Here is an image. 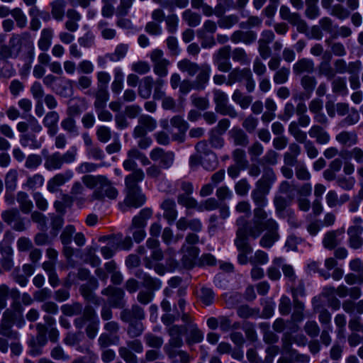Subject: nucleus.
<instances>
[{
    "label": "nucleus",
    "instance_id": "obj_6",
    "mask_svg": "<svg viewBox=\"0 0 363 363\" xmlns=\"http://www.w3.org/2000/svg\"><path fill=\"white\" fill-rule=\"evenodd\" d=\"M213 101L216 104L215 110L222 116H228L232 118H236L238 113L235 108L228 104V95L220 89L213 91Z\"/></svg>",
    "mask_w": 363,
    "mask_h": 363
},
{
    "label": "nucleus",
    "instance_id": "obj_52",
    "mask_svg": "<svg viewBox=\"0 0 363 363\" xmlns=\"http://www.w3.org/2000/svg\"><path fill=\"white\" fill-rule=\"evenodd\" d=\"M16 200L19 203V208L23 213H29L33 207V202L29 199L27 193L24 191H19L17 194Z\"/></svg>",
    "mask_w": 363,
    "mask_h": 363
},
{
    "label": "nucleus",
    "instance_id": "obj_29",
    "mask_svg": "<svg viewBox=\"0 0 363 363\" xmlns=\"http://www.w3.org/2000/svg\"><path fill=\"white\" fill-rule=\"evenodd\" d=\"M309 136L315 139V142L320 145H325L330 140L329 133L325 128L319 125H313L308 130Z\"/></svg>",
    "mask_w": 363,
    "mask_h": 363
},
{
    "label": "nucleus",
    "instance_id": "obj_39",
    "mask_svg": "<svg viewBox=\"0 0 363 363\" xmlns=\"http://www.w3.org/2000/svg\"><path fill=\"white\" fill-rule=\"evenodd\" d=\"M95 99L94 106L96 109L105 108L109 99V93L108 89H98L93 93Z\"/></svg>",
    "mask_w": 363,
    "mask_h": 363
},
{
    "label": "nucleus",
    "instance_id": "obj_18",
    "mask_svg": "<svg viewBox=\"0 0 363 363\" xmlns=\"http://www.w3.org/2000/svg\"><path fill=\"white\" fill-rule=\"evenodd\" d=\"M124 191L125 197L123 203L125 206L136 208L145 203L146 197L141 189H124Z\"/></svg>",
    "mask_w": 363,
    "mask_h": 363
},
{
    "label": "nucleus",
    "instance_id": "obj_22",
    "mask_svg": "<svg viewBox=\"0 0 363 363\" xmlns=\"http://www.w3.org/2000/svg\"><path fill=\"white\" fill-rule=\"evenodd\" d=\"M145 313L141 306L134 304L130 308L123 310L120 313V318L123 322L141 321L145 319Z\"/></svg>",
    "mask_w": 363,
    "mask_h": 363
},
{
    "label": "nucleus",
    "instance_id": "obj_33",
    "mask_svg": "<svg viewBox=\"0 0 363 363\" xmlns=\"http://www.w3.org/2000/svg\"><path fill=\"white\" fill-rule=\"evenodd\" d=\"M67 20L65 23V28L72 33L77 31L79 28L78 22L81 20V14L74 9H69L66 12Z\"/></svg>",
    "mask_w": 363,
    "mask_h": 363
},
{
    "label": "nucleus",
    "instance_id": "obj_2",
    "mask_svg": "<svg viewBox=\"0 0 363 363\" xmlns=\"http://www.w3.org/2000/svg\"><path fill=\"white\" fill-rule=\"evenodd\" d=\"M243 222L242 217L239 218L236 221L238 230L235 240V245L239 251L238 261L240 264H246L249 262L247 255L252 252V248L248 242L246 229L243 227Z\"/></svg>",
    "mask_w": 363,
    "mask_h": 363
},
{
    "label": "nucleus",
    "instance_id": "obj_42",
    "mask_svg": "<svg viewBox=\"0 0 363 363\" xmlns=\"http://www.w3.org/2000/svg\"><path fill=\"white\" fill-rule=\"evenodd\" d=\"M53 38V30L50 28H43L40 33V39L38 41V48L45 52L49 50Z\"/></svg>",
    "mask_w": 363,
    "mask_h": 363
},
{
    "label": "nucleus",
    "instance_id": "obj_47",
    "mask_svg": "<svg viewBox=\"0 0 363 363\" xmlns=\"http://www.w3.org/2000/svg\"><path fill=\"white\" fill-rule=\"evenodd\" d=\"M94 289L88 283V284H84L80 286L79 292L86 301L96 306H99L101 304V299L93 293Z\"/></svg>",
    "mask_w": 363,
    "mask_h": 363
},
{
    "label": "nucleus",
    "instance_id": "obj_31",
    "mask_svg": "<svg viewBox=\"0 0 363 363\" xmlns=\"http://www.w3.org/2000/svg\"><path fill=\"white\" fill-rule=\"evenodd\" d=\"M256 39L257 33L252 30H236L230 36V40L233 43H239L242 42L246 45L255 42Z\"/></svg>",
    "mask_w": 363,
    "mask_h": 363
},
{
    "label": "nucleus",
    "instance_id": "obj_28",
    "mask_svg": "<svg viewBox=\"0 0 363 363\" xmlns=\"http://www.w3.org/2000/svg\"><path fill=\"white\" fill-rule=\"evenodd\" d=\"M344 233V228L328 231L325 233L323 239V246L328 250L335 249V247H337L341 242V240L338 239V237L343 235Z\"/></svg>",
    "mask_w": 363,
    "mask_h": 363
},
{
    "label": "nucleus",
    "instance_id": "obj_45",
    "mask_svg": "<svg viewBox=\"0 0 363 363\" xmlns=\"http://www.w3.org/2000/svg\"><path fill=\"white\" fill-rule=\"evenodd\" d=\"M178 69L182 72H186L189 76H194L200 69L201 66L197 63L184 59L177 62Z\"/></svg>",
    "mask_w": 363,
    "mask_h": 363
},
{
    "label": "nucleus",
    "instance_id": "obj_10",
    "mask_svg": "<svg viewBox=\"0 0 363 363\" xmlns=\"http://www.w3.org/2000/svg\"><path fill=\"white\" fill-rule=\"evenodd\" d=\"M230 52L231 48L229 45H225L213 54V62L220 72H228L231 69Z\"/></svg>",
    "mask_w": 363,
    "mask_h": 363
},
{
    "label": "nucleus",
    "instance_id": "obj_14",
    "mask_svg": "<svg viewBox=\"0 0 363 363\" xmlns=\"http://www.w3.org/2000/svg\"><path fill=\"white\" fill-rule=\"evenodd\" d=\"M150 59L153 62V71L160 78L164 77L168 73L169 61L163 57V52L161 50H154L150 54Z\"/></svg>",
    "mask_w": 363,
    "mask_h": 363
},
{
    "label": "nucleus",
    "instance_id": "obj_61",
    "mask_svg": "<svg viewBox=\"0 0 363 363\" xmlns=\"http://www.w3.org/2000/svg\"><path fill=\"white\" fill-rule=\"evenodd\" d=\"M268 260L269 257L267 253L261 250H256L254 255L249 257V262L252 266L266 264Z\"/></svg>",
    "mask_w": 363,
    "mask_h": 363
},
{
    "label": "nucleus",
    "instance_id": "obj_20",
    "mask_svg": "<svg viewBox=\"0 0 363 363\" xmlns=\"http://www.w3.org/2000/svg\"><path fill=\"white\" fill-rule=\"evenodd\" d=\"M74 176L73 172L67 170L62 173H58L50 179L47 184V189L50 193H55L58 191L59 187L69 182Z\"/></svg>",
    "mask_w": 363,
    "mask_h": 363
},
{
    "label": "nucleus",
    "instance_id": "obj_24",
    "mask_svg": "<svg viewBox=\"0 0 363 363\" xmlns=\"http://www.w3.org/2000/svg\"><path fill=\"white\" fill-rule=\"evenodd\" d=\"M362 233L363 227L362 225H352L347 229L348 245L351 248L357 250L362 247L363 245Z\"/></svg>",
    "mask_w": 363,
    "mask_h": 363
},
{
    "label": "nucleus",
    "instance_id": "obj_58",
    "mask_svg": "<svg viewBox=\"0 0 363 363\" xmlns=\"http://www.w3.org/2000/svg\"><path fill=\"white\" fill-rule=\"evenodd\" d=\"M144 341L148 347L157 350H160L164 343V340L162 337L152 333H147L144 335Z\"/></svg>",
    "mask_w": 363,
    "mask_h": 363
},
{
    "label": "nucleus",
    "instance_id": "obj_15",
    "mask_svg": "<svg viewBox=\"0 0 363 363\" xmlns=\"http://www.w3.org/2000/svg\"><path fill=\"white\" fill-rule=\"evenodd\" d=\"M196 152L199 154L204 155L206 157H209L211 164H208L206 160H203L202 165L207 170H213L218 164L217 157L215 153L210 149L208 142L206 140H201L195 145Z\"/></svg>",
    "mask_w": 363,
    "mask_h": 363
},
{
    "label": "nucleus",
    "instance_id": "obj_46",
    "mask_svg": "<svg viewBox=\"0 0 363 363\" xmlns=\"http://www.w3.org/2000/svg\"><path fill=\"white\" fill-rule=\"evenodd\" d=\"M230 137L233 140L235 145L247 146L249 139L247 134L241 128L235 127L229 132Z\"/></svg>",
    "mask_w": 363,
    "mask_h": 363
},
{
    "label": "nucleus",
    "instance_id": "obj_43",
    "mask_svg": "<svg viewBox=\"0 0 363 363\" xmlns=\"http://www.w3.org/2000/svg\"><path fill=\"white\" fill-rule=\"evenodd\" d=\"M47 342L46 335H37L35 337H32L28 342L30 353L32 355H39L42 353L41 347Z\"/></svg>",
    "mask_w": 363,
    "mask_h": 363
},
{
    "label": "nucleus",
    "instance_id": "obj_11",
    "mask_svg": "<svg viewBox=\"0 0 363 363\" xmlns=\"http://www.w3.org/2000/svg\"><path fill=\"white\" fill-rule=\"evenodd\" d=\"M2 220L11 225L16 231L26 230L23 218L21 216L18 209L12 208L3 211L1 213Z\"/></svg>",
    "mask_w": 363,
    "mask_h": 363
},
{
    "label": "nucleus",
    "instance_id": "obj_25",
    "mask_svg": "<svg viewBox=\"0 0 363 363\" xmlns=\"http://www.w3.org/2000/svg\"><path fill=\"white\" fill-rule=\"evenodd\" d=\"M60 116L57 112L51 111L48 112L43 120L44 126L47 128L48 135L55 136L58 131V122Z\"/></svg>",
    "mask_w": 363,
    "mask_h": 363
},
{
    "label": "nucleus",
    "instance_id": "obj_50",
    "mask_svg": "<svg viewBox=\"0 0 363 363\" xmlns=\"http://www.w3.org/2000/svg\"><path fill=\"white\" fill-rule=\"evenodd\" d=\"M129 50V45L126 43L118 44L114 51L106 55V57L111 62H118L124 58Z\"/></svg>",
    "mask_w": 363,
    "mask_h": 363
},
{
    "label": "nucleus",
    "instance_id": "obj_36",
    "mask_svg": "<svg viewBox=\"0 0 363 363\" xmlns=\"http://www.w3.org/2000/svg\"><path fill=\"white\" fill-rule=\"evenodd\" d=\"M337 143L345 146H352L357 143L358 138L355 131L343 130L335 136Z\"/></svg>",
    "mask_w": 363,
    "mask_h": 363
},
{
    "label": "nucleus",
    "instance_id": "obj_41",
    "mask_svg": "<svg viewBox=\"0 0 363 363\" xmlns=\"http://www.w3.org/2000/svg\"><path fill=\"white\" fill-rule=\"evenodd\" d=\"M349 199L350 196L347 194H343L339 197L337 192L333 190L329 191L325 196L327 205L332 208L342 205Z\"/></svg>",
    "mask_w": 363,
    "mask_h": 363
},
{
    "label": "nucleus",
    "instance_id": "obj_51",
    "mask_svg": "<svg viewBox=\"0 0 363 363\" xmlns=\"http://www.w3.org/2000/svg\"><path fill=\"white\" fill-rule=\"evenodd\" d=\"M97 28L104 40H111L116 36V30L114 28H110L108 22L106 21H99L97 23Z\"/></svg>",
    "mask_w": 363,
    "mask_h": 363
},
{
    "label": "nucleus",
    "instance_id": "obj_37",
    "mask_svg": "<svg viewBox=\"0 0 363 363\" xmlns=\"http://www.w3.org/2000/svg\"><path fill=\"white\" fill-rule=\"evenodd\" d=\"M62 166L61 153L59 152H53L45 157L44 167L48 171L60 169Z\"/></svg>",
    "mask_w": 363,
    "mask_h": 363
},
{
    "label": "nucleus",
    "instance_id": "obj_40",
    "mask_svg": "<svg viewBox=\"0 0 363 363\" xmlns=\"http://www.w3.org/2000/svg\"><path fill=\"white\" fill-rule=\"evenodd\" d=\"M293 71L298 75L304 72L312 73L314 71V63L311 59L301 58L294 65Z\"/></svg>",
    "mask_w": 363,
    "mask_h": 363
},
{
    "label": "nucleus",
    "instance_id": "obj_7",
    "mask_svg": "<svg viewBox=\"0 0 363 363\" xmlns=\"http://www.w3.org/2000/svg\"><path fill=\"white\" fill-rule=\"evenodd\" d=\"M150 158L164 169H168L172 167L175 160V154L170 150H165L162 147L153 148L149 154Z\"/></svg>",
    "mask_w": 363,
    "mask_h": 363
},
{
    "label": "nucleus",
    "instance_id": "obj_16",
    "mask_svg": "<svg viewBox=\"0 0 363 363\" xmlns=\"http://www.w3.org/2000/svg\"><path fill=\"white\" fill-rule=\"evenodd\" d=\"M276 180L277 176L274 170L272 168L266 169L261 178L256 182L254 189L269 194Z\"/></svg>",
    "mask_w": 363,
    "mask_h": 363
},
{
    "label": "nucleus",
    "instance_id": "obj_38",
    "mask_svg": "<svg viewBox=\"0 0 363 363\" xmlns=\"http://www.w3.org/2000/svg\"><path fill=\"white\" fill-rule=\"evenodd\" d=\"M153 79L150 76L143 77L138 84V95L143 99H147L152 94Z\"/></svg>",
    "mask_w": 363,
    "mask_h": 363
},
{
    "label": "nucleus",
    "instance_id": "obj_32",
    "mask_svg": "<svg viewBox=\"0 0 363 363\" xmlns=\"http://www.w3.org/2000/svg\"><path fill=\"white\" fill-rule=\"evenodd\" d=\"M161 208L164 211L163 216L169 224H172L177 217L176 203L173 199H165L161 203Z\"/></svg>",
    "mask_w": 363,
    "mask_h": 363
},
{
    "label": "nucleus",
    "instance_id": "obj_12",
    "mask_svg": "<svg viewBox=\"0 0 363 363\" xmlns=\"http://www.w3.org/2000/svg\"><path fill=\"white\" fill-rule=\"evenodd\" d=\"M199 249L196 246L182 245L180 252L182 257L180 259L181 266L186 269H191L196 264L199 255Z\"/></svg>",
    "mask_w": 363,
    "mask_h": 363
},
{
    "label": "nucleus",
    "instance_id": "obj_27",
    "mask_svg": "<svg viewBox=\"0 0 363 363\" xmlns=\"http://www.w3.org/2000/svg\"><path fill=\"white\" fill-rule=\"evenodd\" d=\"M144 178L145 173L142 169H135L125 177V189H141L138 183Z\"/></svg>",
    "mask_w": 363,
    "mask_h": 363
},
{
    "label": "nucleus",
    "instance_id": "obj_44",
    "mask_svg": "<svg viewBox=\"0 0 363 363\" xmlns=\"http://www.w3.org/2000/svg\"><path fill=\"white\" fill-rule=\"evenodd\" d=\"M50 5L52 18L57 21H62L65 13L66 1L65 0H54Z\"/></svg>",
    "mask_w": 363,
    "mask_h": 363
},
{
    "label": "nucleus",
    "instance_id": "obj_48",
    "mask_svg": "<svg viewBox=\"0 0 363 363\" xmlns=\"http://www.w3.org/2000/svg\"><path fill=\"white\" fill-rule=\"evenodd\" d=\"M232 100L242 109H246L252 104V96L244 94L240 89H235L232 94Z\"/></svg>",
    "mask_w": 363,
    "mask_h": 363
},
{
    "label": "nucleus",
    "instance_id": "obj_60",
    "mask_svg": "<svg viewBox=\"0 0 363 363\" xmlns=\"http://www.w3.org/2000/svg\"><path fill=\"white\" fill-rule=\"evenodd\" d=\"M45 179L40 174H35L33 176L28 177L24 186L28 189L35 190L43 186Z\"/></svg>",
    "mask_w": 363,
    "mask_h": 363
},
{
    "label": "nucleus",
    "instance_id": "obj_49",
    "mask_svg": "<svg viewBox=\"0 0 363 363\" xmlns=\"http://www.w3.org/2000/svg\"><path fill=\"white\" fill-rule=\"evenodd\" d=\"M203 339V332L196 324H191L189 329L188 335L186 337L187 345H191L201 342Z\"/></svg>",
    "mask_w": 363,
    "mask_h": 363
},
{
    "label": "nucleus",
    "instance_id": "obj_8",
    "mask_svg": "<svg viewBox=\"0 0 363 363\" xmlns=\"http://www.w3.org/2000/svg\"><path fill=\"white\" fill-rule=\"evenodd\" d=\"M9 45L17 56L23 49L28 52H33L34 49L33 42L28 32L12 35L9 40Z\"/></svg>",
    "mask_w": 363,
    "mask_h": 363
},
{
    "label": "nucleus",
    "instance_id": "obj_3",
    "mask_svg": "<svg viewBox=\"0 0 363 363\" xmlns=\"http://www.w3.org/2000/svg\"><path fill=\"white\" fill-rule=\"evenodd\" d=\"M289 133L294 138L295 140L303 144L304 150L310 159H314L318 155V150L313 142L307 139L306 132L300 129L296 122L293 121L289 125Z\"/></svg>",
    "mask_w": 363,
    "mask_h": 363
},
{
    "label": "nucleus",
    "instance_id": "obj_34",
    "mask_svg": "<svg viewBox=\"0 0 363 363\" xmlns=\"http://www.w3.org/2000/svg\"><path fill=\"white\" fill-rule=\"evenodd\" d=\"M152 215V211L150 208L142 209L139 214L134 216L132 220V224L129 229L133 230V228H143L146 225V221Z\"/></svg>",
    "mask_w": 363,
    "mask_h": 363
},
{
    "label": "nucleus",
    "instance_id": "obj_35",
    "mask_svg": "<svg viewBox=\"0 0 363 363\" xmlns=\"http://www.w3.org/2000/svg\"><path fill=\"white\" fill-rule=\"evenodd\" d=\"M250 69L248 67L240 68L236 67L230 70L227 76L226 85L231 86L237 82H242L248 74Z\"/></svg>",
    "mask_w": 363,
    "mask_h": 363
},
{
    "label": "nucleus",
    "instance_id": "obj_26",
    "mask_svg": "<svg viewBox=\"0 0 363 363\" xmlns=\"http://www.w3.org/2000/svg\"><path fill=\"white\" fill-rule=\"evenodd\" d=\"M197 73L198 74L193 82L194 89L203 90L209 81L211 67L208 64L204 63L201 65L200 69Z\"/></svg>",
    "mask_w": 363,
    "mask_h": 363
},
{
    "label": "nucleus",
    "instance_id": "obj_57",
    "mask_svg": "<svg viewBox=\"0 0 363 363\" xmlns=\"http://www.w3.org/2000/svg\"><path fill=\"white\" fill-rule=\"evenodd\" d=\"M123 73L120 68L114 69V79L111 84V90L114 94H119L123 87Z\"/></svg>",
    "mask_w": 363,
    "mask_h": 363
},
{
    "label": "nucleus",
    "instance_id": "obj_9",
    "mask_svg": "<svg viewBox=\"0 0 363 363\" xmlns=\"http://www.w3.org/2000/svg\"><path fill=\"white\" fill-rule=\"evenodd\" d=\"M267 194L255 189L252 191L251 198L255 206L253 210V218L252 220H263L269 217L268 213L264 209V207L267 206L268 203L267 199Z\"/></svg>",
    "mask_w": 363,
    "mask_h": 363
},
{
    "label": "nucleus",
    "instance_id": "obj_4",
    "mask_svg": "<svg viewBox=\"0 0 363 363\" xmlns=\"http://www.w3.org/2000/svg\"><path fill=\"white\" fill-rule=\"evenodd\" d=\"M118 195V191L113 185L112 182L104 176L100 184L94 189L92 194L89 197V202L92 203L94 201H104L107 198L111 200L116 199Z\"/></svg>",
    "mask_w": 363,
    "mask_h": 363
},
{
    "label": "nucleus",
    "instance_id": "obj_59",
    "mask_svg": "<svg viewBox=\"0 0 363 363\" xmlns=\"http://www.w3.org/2000/svg\"><path fill=\"white\" fill-rule=\"evenodd\" d=\"M127 328V333L131 338H135L140 336L144 330L145 327L141 321H130Z\"/></svg>",
    "mask_w": 363,
    "mask_h": 363
},
{
    "label": "nucleus",
    "instance_id": "obj_17",
    "mask_svg": "<svg viewBox=\"0 0 363 363\" xmlns=\"http://www.w3.org/2000/svg\"><path fill=\"white\" fill-rule=\"evenodd\" d=\"M13 318L11 312L6 311L0 323V335L12 340L18 339V333L12 329Z\"/></svg>",
    "mask_w": 363,
    "mask_h": 363
},
{
    "label": "nucleus",
    "instance_id": "obj_19",
    "mask_svg": "<svg viewBox=\"0 0 363 363\" xmlns=\"http://www.w3.org/2000/svg\"><path fill=\"white\" fill-rule=\"evenodd\" d=\"M185 330L186 328L184 325H173L168 327L167 332L170 338L164 347H182L184 344L182 335Z\"/></svg>",
    "mask_w": 363,
    "mask_h": 363
},
{
    "label": "nucleus",
    "instance_id": "obj_53",
    "mask_svg": "<svg viewBox=\"0 0 363 363\" xmlns=\"http://www.w3.org/2000/svg\"><path fill=\"white\" fill-rule=\"evenodd\" d=\"M182 19L190 27H196L201 22V16L191 9H186L182 14Z\"/></svg>",
    "mask_w": 363,
    "mask_h": 363
},
{
    "label": "nucleus",
    "instance_id": "obj_30",
    "mask_svg": "<svg viewBox=\"0 0 363 363\" xmlns=\"http://www.w3.org/2000/svg\"><path fill=\"white\" fill-rule=\"evenodd\" d=\"M86 189L83 184L79 181L74 182L70 189V195L78 206L84 205L89 201L84 195Z\"/></svg>",
    "mask_w": 363,
    "mask_h": 363
},
{
    "label": "nucleus",
    "instance_id": "obj_62",
    "mask_svg": "<svg viewBox=\"0 0 363 363\" xmlns=\"http://www.w3.org/2000/svg\"><path fill=\"white\" fill-rule=\"evenodd\" d=\"M82 305L79 302H74L71 304H65L61 307L62 313L67 316L79 315L82 312Z\"/></svg>",
    "mask_w": 363,
    "mask_h": 363
},
{
    "label": "nucleus",
    "instance_id": "obj_21",
    "mask_svg": "<svg viewBox=\"0 0 363 363\" xmlns=\"http://www.w3.org/2000/svg\"><path fill=\"white\" fill-rule=\"evenodd\" d=\"M101 294L108 297V301L112 306L119 308L124 306V291L121 289L109 286L102 290Z\"/></svg>",
    "mask_w": 363,
    "mask_h": 363
},
{
    "label": "nucleus",
    "instance_id": "obj_55",
    "mask_svg": "<svg viewBox=\"0 0 363 363\" xmlns=\"http://www.w3.org/2000/svg\"><path fill=\"white\" fill-rule=\"evenodd\" d=\"M61 127L70 135L77 136L79 135V128L76 121L72 116H67L64 118L61 122Z\"/></svg>",
    "mask_w": 363,
    "mask_h": 363
},
{
    "label": "nucleus",
    "instance_id": "obj_54",
    "mask_svg": "<svg viewBox=\"0 0 363 363\" xmlns=\"http://www.w3.org/2000/svg\"><path fill=\"white\" fill-rule=\"evenodd\" d=\"M18 173L15 169H10L5 176V186L7 192H13L17 186Z\"/></svg>",
    "mask_w": 363,
    "mask_h": 363
},
{
    "label": "nucleus",
    "instance_id": "obj_1",
    "mask_svg": "<svg viewBox=\"0 0 363 363\" xmlns=\"http://www.w3.org/2000/svg\"><path fill=\"white\" fill-rule=\"evenodd\" d=\"M243 227L246 229V234L253 239L259 238L265 230L266 233L259 240V245L264 248H270L279 240V224L272 217H267L263 220H252L247 222L243 218Z\"/></svg>",
    "mask_w": 363,
    "mask_h": 363
},
{
    "label": "nucleus",
    "instance_id": "obj_13",
    "mask_svg": "<svg viewBox=\"0 0 363 363\" xmlns=\"http://www.w3.org/2000/svg\"><path fill=\"white\" fill-rule=\"evenodd\" d=\"M157 128V121L152 116L142 114L138 119V124L134 128L133 136H143L152 132Z\"/></svg>",
    "mask_w": 363,
    "mask_h": 363
},
{
    "label": "nucleus",
    "instance_id": "obj_5",
    "mask_svg": "<svg viewBox=\"0 0 363 363\" xmlns=\"http://www.w3.org/2000/svg\"><path fill=\"white\" fill-rule=\"evenodd\" d=\"M104 329L105 332L98 339L99 345L101 348H106L112 345H118L120 342L119 323L113 320L108 321L104 325Z\"/></svg>",
    "mask_w": 363,
    "mask_h": 363
},
{
    "label": "nucleus",
    "instance_id": "obj_23",
    "mask_svg": "<svg viewBox=\"0 0 363 363\" xmlns=\"http://www.w3.org/2000/svg\"><path fill=\"white\" fill-rule=\"evenodd\" d=\"M181 347H164V351L172 363H189L191 356L184 350H180Z\"/></svg>",
    "mask_w": 363,
    "mask_h": 363
},
{
    "label": "nucleus",
    "instance_id": "obj_63",
    "mask_svg": "<svg viewBox=\"0 0 363 363\" xmlns=\"http://www.w3.org/2000/svg\"><path fill=\"white\" fill-rule=\"evenodd\" d=\"M235 6L233 0H217V4L213 9V14L222 16L225 12Z\"/></svg>",
    "mask_w": 363,
    "mask_h": 363
},
{
    "label": "nucleus",
    "instance_id": "obj_56",
    "mask_svg": "<svg viewBox=\"0 0 363 363\" xmlns=\"http://www.w3.org/2000/svg\"><path fill=\"white\" fill-rule=\"evenodd\" d=\"M273 203L277 216L282 217L284 211L289 205L287 199L281 195L276 194L273 198Z\"/></svg>",
    "mask_w": 363,
    "mask_h": 363
},
{
    "label": "nucleus",
    "instance_id": "obj_64",
    "mask_svg": "<svg viewBox=\"0 0 363 363\" xmlns=\"http://www.w3.org/2000/svg\"><path fill=\"white\" fill-rule=\"evenodd\" d=\"M233 60L239 62L241 65H247L250 62L247 52L243 48H237L232 51Z\"/></svg>",
    "mask_w": 363,
    "mask_h": 363
}]
</instances>
